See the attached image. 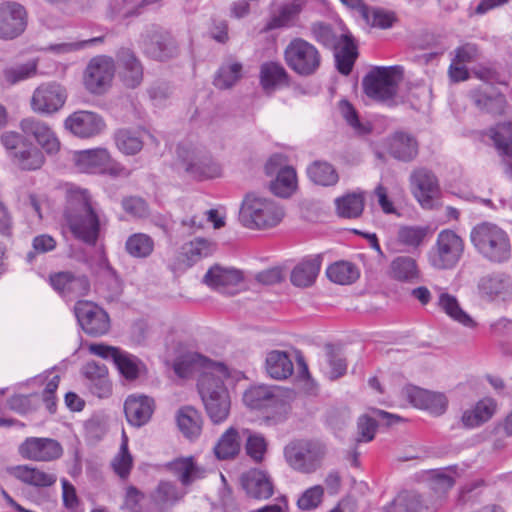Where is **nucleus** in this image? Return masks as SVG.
<instances>
[{"label": "nucleus", "instance_id": "nucleus-43", "mask_svg": "<svg viewBox=\"0 0 512 512\" xmlns=\"http://www.w3.org/2000/svg\"><path fill=\"white\" fill-rule=\"evenodd\" d=\"M496 411V402L491 398H484L476 405L463 412L461 421L464 427L474 428L482 425L492 418Z\"/></svg>", "mask_w": 512, "mask_h": 512}, {"label": "nucleus", "instance_id": "nucleus-14", "mask_svg": "<svg viewBox=\"0 0 512 512\" xmlns=\"http://www.w3.org/2000/svg\"><path fill=\"white\" fill-rule=\"evenodd\" d=\"M287 463L294 470L310 474L317 470L322 455L317 447L309 441H293L284 449Z\"/></svg>", "mask_w": 512, "mask_h": 512}, {"label": "nucleus", "instance_id": "nucleus-49", "mask_svg": "<svg viewBox=\"0 0 512 512\" xmlns=\"http://www.w3.org/2000/svg\"><path fill=\"white\" fill-rule=\"evenodd\" d=\"M114 364L120 375L127 381H135L145 371L144 363L135 355L121 350Z\"/></svg>", "mask_w": 512, "mask_h": 512}, {"label": "nucleus", "instance_id": "nucleus-48", "mask_svg": "<svg viewBox=\"0 0 512 512\" xmlns=\"http://www.w3.org/2000/svg\"><path fill=\"white\" fill-rule=\"evenodd\" d=\"M427 506L421 496L416 492H400L390 505L385 507L384 512H424Z\"/></svg>", "mask_w": 512, "mask_h": 512}, {"label": "nucleus", "instance_id": "nucleus-18", "mask_svg": "<svg viewBox=\"0 0 512 512\" xmlns=\"http://www.w3.org/2000/svg\"><path fill=\"white\" fill-rule=\"evenodd\" d=\"M19 127L22 133L26 137L33 138L46 154L55 155L59 152L60 141L48 123L34 117H27L20 121Z\"/></svg>", "mask_w": 512, "mask_h": 512}, {"label": "nucleus", "instance_id": "nucleus-60", "mask_svg": "<svg viewBox=\"0 0 512 512\" xmlns=\"http://www.w3.org/2000/svg\"><path fill=\"white\" fill-rule=\"evenodd\" d=\"M118 150L125 155H135L143 148V140L136 131L120 129L115 133Z\"/></svg>", "mask_w": 512, "mask_h": 512}, {"label": "nucleus", "instance_id": "nucleus-61", "mask_svg": "<svg viewBox=\"0 0 512 512\" xmlns=\"http://www.w3.org/2000/svg\"><path fill=\"white\" fill-rule=\"evenodd\" d=\"M140 47L144 54L157 59L160 55V33L157 24L147 25L140 36Z\"/></svg>", "mask_w": 512, "mask_h": 512}, {"label": "nucleus", "instance_id": "nucleus-27", "mask_svg": "<svg viewBox=\"0 0 512 512\" xmlns=\"http://www.w3.org/2000/svg\"><path fill=\"white\" fill-rule=\"evenodd\" d=\"M306 0H292L281 5L266 21L261 33H268L275 29L291 28L297 25L299 16L306 6Z\"/></svg>", "mask_w": 512, "mask_h": 512}, {"label": "nucleus", "instance_id": "nucleus-40", "mask_svg": "<svg viewBox=\"0 0 512 512\" xmlns=\"http://www.w3.org/2000/svg\"><path fill=\"white\" fill-rule=\"evenodd\" d=\"M260 84L266 92L289 84V75L282 64L265 62L260 67Z\"/></svg>", "mask_w": 512, "mask_h": 512}, {"label": "nucleus", "instance_id": "nucleus-36", "mask_svg": "<svg viewBox=\"0 0 512 512\" xmlns=\"http://www.w3.org/2000/svg\"><path fill=\"white\" fill-rule=\"evenodd\" d=\"M389 276L398 282L416 283L421 272L417 261L411 256H397L389 265Z\"/></svg>", "mask_w": 512, "mask_h": 512}, {"label": "nucleus", "instance_id": "nucleus-7", "mask_svg": "<svg viewBox=\"0 0 512 512\" xmlns=\"http://www.w3.org/2000/svg\"><path fill=\"white\" fill-rule=\"evenodd\" d=\"M464 240L455 231H440L427 253L429 265L436 270H450L457 266L464 254Z\"/></svg>", "mask_w": 512, "mask_h": 512}, {"label": "nucleus", "instance_id": "nucleus-29", "mask_svg": "<svg viewBox=\"0 0 512 512\" xmlns=\"http://www.w3.org/2000/svg\"><path fill=\"white\" fill-rule=\"evenodd\" d=\"M119 64V77L128 88H135L143 80V67L134 52L128 48H121L116 54Z\"/></svg>", "mask_w": 512, "mask_h": 512}, {"label": "nucleus", "instance_id": "nucleus-16", "mask_svg": "<svg viewBox=\"0 0 512 512\" xmlns=\"http://www.w3.org/2000/svg\"><path fill=\"white\" fill-rule=\"evenodd\" d=\"M66 100V89L56 82H48L34 90L31 97V108L36 113L50 115L59 111Z\"/></svg>", "mask_w": 512, "mask_h": 512}, {"label": "nucleus", "instance_id": "nucleus-21", "mask_svg": "<svg viewBox=\"0 0 512 512\" xmlns=\"http://www.w3.org/2000/svg\"><path fill=\"white\" fill-rule=\"evenodd\" d=\"M284 157L275 154L269 158L265 170L268 175L277 172L276 179L271 182V191L280 197H288L295 190L297 185L296 171L290 166L281 167Z\"/></svg>", "mask_w": 512, "mask_h": 512}, {"label": "nucleus", "instance_id": "nucleus-32", "mask_svg": "<svg viewBox=\"0 0 512 512\" xmlns=\"http://www.w3.org/2000/svg\"><path fill=\"white\" fill-rule=\"evenodd\" d=\"M478 290L487 299H505L512 293V279L505 273L487 274L479 279Z\"/></svg>", "mask_w": 512, "mask_h": 512}, {"label": "nucleus", "instance_id": "nucleus-1", "mask_svg": "<svg viewBox=\"0 0 512 512\" xmlns=\"http://www.w3.org/2000/svg\"><path fill=\"white\" fill-rule=\"evenodd\" d=\"M63 218L76 239L88 245H94L97 242L100 218L87 189L75 185L67 186Z\"/></svg>", "mask_w": 512, "mask_h": 512}, {"label": "nucleus", "instance_id": "nucleus-47", "mask_svg": "<svg viewBox=\"0 0 512 512\" xmlns=\"http://www.w3.org/2000/svg\"><path fill=\"white\" fill-rule=\"evenodd\" d=\"M428 232V226L402 225L397 230V242L407 250H416L424 244Z\"/></svg>", "mask_w": 512, "mask_h": 512}, {"label": "nucleus", "instance_id": "nucleus-56", "mask_svg": "<svg viewBox=\"0 0 512 512\" xmlns=\"http://www.w3.org/2000/svg\"><path fill=\"white\" fill-rule=\"evenodd\" d=\"M185 171L198 179H208L220 176L221 168L210 157L198 155L194 162H189Z\"/></svg>", "mask_w": 512, "mask_h": 512}, {"label": "nucleus", "instance_id": "nucleus-54", "mask_svg": "<svg viewBox=\"0 0 512 512\" xmlns=\"http://www.w3.org/2000/svg\"><path fill=\"white\" fill-rule=\"evenodd\" d=\"M342 46L336 48L335 60L338 71L343 75H348L357 58L356 46L348 35H341Z\"/></svg>", "mask_w": 512, "mask_h": 512}, {"label": "nucleus", "instance_id": "nucleus-63", "mask_svg": "<svg viewBox=\"0 0 512 512\" xmlns=\"http://www.w3.org/2000/svg\"><path fill=\"white\" fill-rule=\"evenodd\" d=\"M188 493V486L175 482H162V512L180 503Z\"/></svg>", "mask_w": 512, "mask_h": 512}, {"label": "nucleus", "instance_id": "nucleus-57", "mask_svg": "<svg viewBox=\"0 0 512 512\" xmlns=\"http://www.w3.org/2000/svg\"><path fill=\"white\" fill-rule=\"evenodd\" d=\"M326 275L336 284L349 285L359 278V271L352 263L339 261L327 268Z\"/></svg>", "mask_w": 512, "mask_h": 512}, {"label": "nucleus", "instance_id": "nucleus-6", "mask_svg": "<svg viewBox=\"0 0 512 512\" xmlns=\"http://www.w3.org/2000/svg\"><path fill=\"white\" fill-rule=\"evenodd\" d=\"M402 74L400 66L375 67L363 78L364 93L377 102L394 106Z\"/></svg>", "mask_w": 512, "mask_h": 512}, {"label": "nucleus", "instance_id": "nucleus-10", "mask_svg": "<svg viewBox=\"0 0 512 512\" xmlns=\"http://www.w3.org/2000/svg\"><path fill=\"white\" fill-rule=\"evenodd\" d=\"M116 71L111 56L97 55L89 60L83 72V85L94 95L104 94L111 86Z\"/></svg>", "mask_w": 512, "mask_h": 512}, {"label": "nucleus", "instance_id": "nucleus-58", "mask_svg": "<svg viewBox=\"0 0 512 512\" xmlns=\"http://www.w3.org/2000/svg\"><path fill=\"white\" fill-rule=\"evenodd\" d=\"M38 62L35 59L26 63L14 64L3 69L2 77L8 85H14L36 75Z\"/></svg>", "mask_w": 512, "mask_h": 512}, {"label": "nucleus", "instance_id": "nucleus-2", "mask_svg": "<svg viewBox=\"0 0 512 512\" xmlns=\"http://www.w3.org/2000/svg\"><path fill=\"white\" fill-rule=\"evenodd\" d=\"M228 377L225 367L224 373L205 371L199 376L197 387L206 412L214 424L225 421L230 412V399L224 379Z\"/></svg>", "mask_w": 512, "mask_h": 512}, {"label": "nucleus", "instance_id": "nucleus-34", "mask_svg": "<svg viewBox=\"0 0 512 512\" xmlns=\"http://www.w3.org/2000/svg\"><path fill=\"white\" fill-rule=\"evenodd\" d=\"M242 281V274L236 269L223 268L219 265L211 267L204 275L203 282L212 289L225 292L227 288L236 286Z\"/></svg>", "mask_w": 512, "mask_h": 512}, {"label": "nucleus", "instance_id": "nucleus-25", "mask_svg": "<svg viewBox=\"0 0 512 512\" xmlns=\"http://www.w3.org/2000/svg\"><path fill=\"white\" fill-rule=\"evenodd\" d=\"M155 409L152 398L142 394H131L124 402V413L127 422L134 427L147 424Z\"/></svg>", "mask_w": 512, "mask_h": 512}, {"label": "nucleus", "instance_id": "nucleus-59", "mask_svg": "<svg viewBox=\"0 0 512 512\" xmlns=\"http://www.w3.org/2000/svg\"><path fill=\"white\" fill-rule=\"evenodd\" d=\"M364 196L350 193L335 200L337 212L343 218H358L364 210Z\"/></svg>", "mask_w": 512, "mask_h": 512}, {"label": "nucleus", "instance_id": "nucleus-44", "mask_svg": "<svg viewBox=\"0 0 512 512\" xmlns=\"http://www.w3.org/2000/svg\"><path fill=\"white\" fill-rule=\"evenodd\" d=\"M322 373L330 380H336L347 371V362L340 350L332 344L325 345V354L320 362Z\"/></svg>", "mask_w": 512, "mask_h": 512}, {"label": "nucleus", "instance_id": "nucleus-8", "mask_svg": "<svg viewBox=\"0 0 512 512\" xmlns=\"http://www.w3.org/2000/svg\"><path fill=\"white\" fill-rule=\"evenodd\" d=\"M73 162L76 169L87 174H109L114 177H127L130 171L114 161L106 148L98 147L75 151Z\"/></svg>", "mask_w": 512, "mask_h": 512}, {"label": "nucleus", "instance_id": "nucleus-23", "mask_svg": "<svg viewBox=\"0 0 512 512\" xmlns=\"http://www.w3.org/2000/svg\"><path fill=\"white\" fill-rule=\"evenodd\" d=\"M162 468L175 477L182 486L188 487L205 474L204 468L197 463L194 456L177 457L165 463Z\"/></svg>", "mask_w": 512, "mask_h": 512}, {"label": "nucleus", "instance_id": "nucleus-20", "mask_svg": "<svg viewBox=\"0 0 512 512\" xmlns=\"http://www.w3.org/2000/svg\"><path fill=\"white\" fill-rule=\"evenodd\" d=\"M64 126L79 138H91L102 133L106 127L104 119L93 111L79 110L70 114Z\"/></svg>", "mask_w": 512, "mask_h": 512}, {"label": "nucleus", "instance_id": "nucleus-38", "mask_svg": "<svg viewBox=\"0 0 512 512\" xmlns=\"http://www.w3.org/2000/svg\"><path fill=\"white\" fill-rule=\"evenodd\" d=\"M473 104L482 112L492 115H501L507 105L506 98L501 93H488L482 89H474L470 92Z\"/></svg>", "mask_w": 512, "mask_h": 512}, {"label": "nucleus", "instance_id": "nucleus-4", "mask_svg": "<svg viewBox=\"0 0 512 512\" xmlns=\"http://www.w3.org/2000/svg\"><path fill=\"white\" fill-rule=\"evenodd\" d=\"M283 217L284 211L275 201L255 193L246 194L239 210V221L249 229L275 227Z\"/></svg>", "mask_w": 512, "mask_h": 512}, {"label": "nucleus", "instance_id": "nucleus-35", "mask_svg": "<svg viewBox=\"0 0 512 512\" xmlns=\"http://www.w3.org/2000/svg\"><path fill=\"white\" fill-rule=\"evenodd\" d=\"M321 264L322 256L320 254L303 259L291 272L290 280L292 284L297 287L311 286L316 280Z\"/></svg>", "mask_w": 512, "mask_h": 512}, {"label": "nucleus", "instance_id": "nucleus-5", "mask_svg": "<svg viewBox=\"0 0 512 512\" xmlns=\"http://www.w3.org/2000/svg\"><path fill=\"white\" fill-rule=\"evenodd\" d=\"M243 401L251 409L262 411L266 420L273 424L285 421L290 412L289 404L276 386H252L245 391Z\"/></svg>", "mask_w": 512, "mask_h": 512}, {"label": "nucleus", "instance_id": "nucleus-45", "mask_svg": "<svg viewBox=\"0 0 512 512\" xmlns=\"http://www.w3.org/2000/svg\"><path fill=\"white\" fill-rule=\"evenodd\" d=\"M389 150L394 158L410 162L418 154V143L411 135L399 132L392 137Z\"/></svg>", "mask_w": 512, "mask_h": 512}, {"label": "nucleus", "instance_id": "nucleus-3", "mask_svg": "<svg viewBox=\"0 0 512 512\" xmlns=\"http://www.w3.org/2000/svg\"><path fill=\"white\" fill-rule=\"evenodd\" d=\"M470 239L478 253L490 262L503 263L511 257L509 236L496 224H477L471 230Z\"/></svg>", "mask_w": 512, "mask_h": 512}, {"label": "nucleus", "instance_id": "nucleus-53", "mask_svg": "<svg viewBox=\"0 0 512 512\" xmlns=\"http://www.w3.org/2000/svg\"><path fill=\"white\" fill-rule=\"evenodd\" d=\"M490 137L499 154L512 160V121L498 123L491 128Z\"/></svg>", "mask_w": 512, "mask_h": 512}, {"label": "nucleus", "instance_id": "nucleus-12", "mask_svg": "<svg viewBox=\"0 0 512 512\" xmlns=\"http://www.w3.org/2000/svg\"><path fill=\"white\" fill-rule=\"evenodd\" d=\"M74 314L87 335L99 337L107 334L110 330L108 313L94 302L77 301L74 306Z\"/></svg>", "mask_w": 512, "mask_h": 512}, {"label": "nucleus", "instance_id": "nucleus-28", "mask_svg": "<svg viewBox=\"0 0 512 512\" xmlns=\"http://www.w3.org/2000/svg\"><path fill=\"white\" fill-rule=\"evenodd\" d=\"M175 421L179 432L185 439L194 442L200 438L204 419L201 412L195 407L181 406L175 413Z\"/></svg>", "mask_w": 512, "mask_h": 512}, {"label": "nucleus", "instance_id": "nucleus-50", "mask_svg": "<svg viewBox=\"0 0 512 512\" xmlns=\"http://www.w3.org/2000/svg\"><path fill=\"white\" fill-rule=\"evenodd\" d=\"M309 179L316 185L334 186L339 176L332 164L326 161H314L307 168Z\"/></svg>", "mask_w": 512, "mask_h": 512}, {"label": "nucleus", "instance_id": "nucleus-26", "mask_svg": "<svg viewBox=\"0 0 512 512\" xmlns=\"http://www.w3.org/2000/svg\"><path fill=\"white\" fill-rule=\"evenodd\" d=\"M240 483L247 496L265 500L274 492V485L267 472L260 469H250L240 477Z\"/></svg>", "mask_w": 512, "mask_h": 512}, {"label": "nucleus", "instance_id": "nucleus-13", "mask_svg": "<svg viewBox=\"0 0 512 512\" xmlns=\"http://www.w3.org/2000/svg\"><path fill=\"white\" fill-rule=\"evenodd\" d=\"M409 182L411 192L421 207L433 209L441 192L435 173L426 167H417L412 170Z\"/></svg>", "mask_w": 512, "mask_h": 512}, {"label": "nucleus", "instance_id": "nucleus-51", "mask_svg": "<svg viewBox=\"0 0 512 512\" xmlns=\"http://www.w3.org/2000/svg\"><path fill=\"white\" fill-rule=\"evenodd\" d=\"M438 305L452 320L459 324L468 328L476 325L472 317L461 308L455 296L442 293L439 296Z\"/></svg>", "mask_w": 512, "mask_h": 512}, {"label": "nucleus", "instance_id": "nucleus-55", "mask_svg": "<svg viewBox=\"0 0 512 512\" xmlns=\"http://www.w3.org/2000/svg\"><path fill=\"white\" fill-rule=\"evenodd\" d=\"M111 467L114 473L123 480L129 477L133 467V457L128 449V437L124 431L119 450L111 460Z\"/></svg>", "mask_w": 512, "mask_h": 512}, {"label": "nucleus", "instance_id": "nucleus-39", "mask_svg": "<svg viewBox=\"0 0 512 512\" xmlns=\"http://www.w3.org/2000/svg\"><path fill=\"white\" fill-rule=\"evenodd\" d=\"M156 0H111L108 16L113 20L125 21L141 15L143 9Z\"/></svg>", "mask_w": 512, "mask_h": 512}, {"label": "nucleus", "instance_id": "nucleus-46", "mask_svg": "<svg viewBox=\"0 0 512 512\" xmlns=\"http://www.w3.org/2000/svg\"><path fill=\"white\" fill-rule=\"evenodd\" d=\"M241 442L238 430L229 427L214 446V454L219 460L234 459L240 452Z\"/></svg>", "mask_w": 512, "mask_h": 512}, {"label": "nucleus", "instance_id": "nucleus-37", "mask_svg": "<svg viewBox=\"0 0 512 512\" xmlns=\"http://www.w3.org/2000/svg\"><path fill=\"white\" fill-rule=\"evenodd\" d=\"M265 369L271 378L284 380L292 375L294 366L287 352L272 350L267 353Z\"/></svg>", "mask_w": 512, "mask_h": 512}, {"label": "nucleus", "instance_id": "nucleus-19", "mask_svg": "<svg viewBox=\"0 0 512 512\" xmlns=\"http://www.w3.org/2000/svg\"><path fill=\"white\" fill-rule=\"evenodd\" d=\"M172 369L179 379H188L195 372H201L200 376L205 371L224 373L225 365L222 363L212 362L198 353L188 352L178 356L174 360L172 363Z\"/></svg>", "mask_w": 512, "mask_h": 512}, {"label": "nucleus", "instance_id": "nucleus-31", "mask_svg": "<svg viewBox=\"0 0 512 512\" xmlns=\"http://www.w3.org/2000/svg\"><path fill=\"white\" fill-rule=\"evenodd\" d=\"M407 398L414 407L427 410L436 416L443 414L448 405V400L444 394L418 387L409 388L407 390Z\"/></svg>", "mask_w": 512, "mask_h": 512}, {"label": "nucleus", "instance_id": "nucleus-15", "mask_svg": "<svg viewBox=\"0 0 512 512\" xmlns=\"http://www.w3.org/2000/svg\"><path fill=\"white\" fill-rule=\"evenodd\" d=\"M28 13L26 8L15 1L0 3V39L14 40L27 28Z\"/></svg>", "mask_w": 512, "mask_h": 512}, {"label": "nucleus", "instance_id": "nucleus-33", "mask_svg": "<svg viewBox=\"0 0 512 512\" xmlns=\"http://www.w3.org/2000/svg\"><path fill=\"white\" fill-rule=\"evenodd\" d=\"M216 244L204 238H196L189 243L182 246L179 255V264L183 268H189L203 258H206L214 253Z\"/></svg>", "mask_w": 512, "mask_h": 512}, {"label": "nucleus", "instance_id": "nucleus-64", "mask_svg": "<svg viewBox=\"0 0 512 512\" xmlns=\"http://www.w3.org/2000/svg\"><path fill=\"white\" fill-rule=\"evenodd\" d=\"M126 250L133 257H146L153 250V241L146 234H134L127 239Z\"/></svg>", "mask_w": 512, "mask_h": 512}, {"label": "nucleus", "instance_id": "nucleus-42", "mask_svg": "<svg viewBox=\"0 0 512 512\" xmlns=\"http://www.w3.org/2000/svg\"><path fill=\"white\" fill-rule=\"evenodd\" d=\"M496 411V402L491 398H484L476 405L463 412L461 421L464 427L474 428L482 425L492 418Z\"/></svg>", "mask_w": 512, "mask_h": 512}, {"label": "nucleus", "instance_id": "nucleus-41", "mask_svg": "<svg viewBox=\"0 0 512 512\" xmlns=\"http://www.w3.org/2000/svg\"><path fill=\"white\" fill-rule=\"evenodd\" d=\"M496 411V402L491 398H484L476 405L463 412L461 421L464 427L474 428L482 425L492 418Z\"/></svg>", "mask_w": 512, "mask_h": 512}, {"label": "nucleus", "instance_id": "nucleus-30", "mask_svg": "<svg viewBox=\"0 0 512 512\" xmlns=\"http://www.w3.org/2000/svg\"><path fill=\"white\" fill-rule=\"evenodd\" d=\"M8 473L20 482L37 488L51 487L57 481L55 473L29 464L10 467Z\"/></svg>", "mask_w": 512, "mask_h": 512}, {"label": "nucleus", "instance_id": "nucleus-24", "mask_svg": "<svg viewBox=\"0 0 512 512\" xmlns=\"http://www.w3.org/2000/svg\"><path fill=\"white\" fill-rule=\"evenodd\" d=\"M85 385L98 398H108L112 394V383L108 369L95 361L87 362L82 368Z\"/></svg>", "mask_w": 512, "mask_h": 512}, {"label": "nucleus", "instance_id": "nucleus-17", "mask_svg": "<svg viewBox=\"0 0 512 512\" xmlns=\"http://www.w3.org/2000/svg\"><path fill=\"white\" fill-rule=\"evenodd\" d=\"M19 455L27 460L50 462L63 455L62 445L48 437H28L18 447Z\"/></svg>", "mask_w": 512, "mask_h": 512}, {"label": "nucleus", "instance_id": "nucleus-62", "mask_svg": "<svg viewBox=\"0 0 512 512\" xmlns=\"http://www.w3.org/2000/svg\"><path fill=\"white\" fill-rule=\"evenodd\" d=\"M339 110L347 124L353 129L357 135H367L371 132V125L369 122H362L359 116L350 102L347 100H341L339 102Z\"/></svg>", "mask_w": 512, "mask_h": 512}, {"label": "nucleus", "instance_id": "nucleus-11", "mask_svg": "<svg viewBox=\"0 0 512 512\" xmlns=\"http://www.w3.org/2000/svg\"><path fill=\"white\" fill-rule=\"evenodd\" d=\"M2 144L9 151L15 165L23 170H36L42 167L45 158L43 153L32 144H27L23 136L17 132H5L1 137Z\"/></svg>", "mask_w": 512, "mask_h": 512}, {"label": "nucleus", "instance_id": "nucleus-9", "mask_svg": "<svg viewBox=\"0 0 512 512\" xmlns=\"http://www.w3.org/2000/svg\"><path fill=\"white\" fill-rule=\"evenodd\" d=\"M284 60L288 67L300 76H310L321 65L319 50L303 38H293L284 50Z\"/></svg>", "mask_w": 512, "mask_h": 512}, {"label": "nucleus", "instance_id": "nucleus-52", "mask_svg": "<svg viewBox=\"0 0 512 512\" xmlns=\"http://www.w3.org/2000/svg\"><path fill=\"white\" fill-rule=\"evenodd\" d=\"M242 70L240 62L228 60L218 69L213 83L219 89H230L242 78Z\"/></svg>", "mask_w": 512, "mask_h": 512}, {"label": "nucleus", "instance_id": "nucleus-22", "mask_svg": "<svg viewBox=\"0 0 512 512\" xmlns=\"http://www.w3.org/2000/svg\"><path fill=\"white\" fill-rule=\"evenodd\" d=\"M50 284L67 301L86 296L90 290L86 276L70 272H59L50 276Z\"/></svg>", "mask_w": 512, "mask_h": 512}]
</instances>
